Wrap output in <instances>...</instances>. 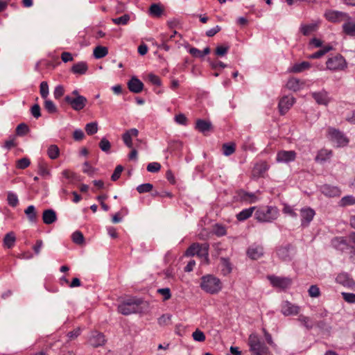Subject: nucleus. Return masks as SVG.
Wrapping results in <instances>:
<instances>
[{"label": "nucleus", "mask_w": 355, "mask_h": 355, "mask_svg": "<svg viewBox=\"0 0 355 355\" xmlns=\"http://www.w3.org/2000/svg\"><path fill=\"white\" fill-rule=\"evenodd\" d=\"M279 216V210L274 206H266L257 209L254 214L256 220L260 223H272Z\"/></svg>", "instance_id": "obj_1"}, {"label": "nucleus", "mask_w": 355, "mask_h": 355, "mask_svg": "<svg viewBox=\"0 0 355 355\" xmlns=\"http://www.w3.org/2000/svg\"><path fill=\"white\" fill-rule=\"evenodd\" d=\"M200 288L207 293L216 294L222 289L220 280L211 275L202 277Z\"/></svg>", "instance_id": "obj_2"}, {"label": "nucleus", "mask_w": 355, "mask_h": 355, "mask_svg": "<svg viewBox=\"0 0 355 355\" xmlns=\"http://www.w3.org/2000/svg\"><path fill=\"white\" fill-rule=\"evenodd\" d=\"M250 350L252 355H272L268 348L261 342L257 334H251L248 338Z\"/></svg>", "instance_id": "obj_3"}, {"label": "nucleus", "mask_w": 355, "mask_h": 355, "mask_svg": "<svg viewBox=\"0 0 355 355\" xmlns=\"http://www.w3.org/2000/svg\"><path fill=\"white\" fill-rule=\"evenodd\" d=\"M141 303L138 299H129L119 305L118 311L124 315L135 313L139 311Z\"/></svg>", "instance_id": "obj_4"}, {"label": "nucleus", "mask_w": 355, "mask_h": 355, "mask_svg": "<svg viewBox=\"0 0 355 355\" xmlns=\"http://www.w3.org/2000/svg\"><path fill=\"white\" fill-rule=\"evenodd\" d=\"M326 67L328 70L332 71H343L347 68V64L342 55H336L327 60Z\"/></svg>", "instance_id": "obj_5"}, {"label": "nucleus", "mask_w": 355, "mask_h": 355, "mask_svg": "<svg viewBox=\"0 0 355 355\" xmlns=\"http://www.w3.org/2000/svg\"><path fill=\"white\" fill-rule=\"evenodd\" d=\"M330 139L336 143L338 147H343L348 144V138L340 131L334 128L329 130Z\"/></svg>", "instance_id": "obj_6"}, {"label": "nucleus", "mask_w": 355, "mask_h": 355, "mask_svg": "<svg viewBox=\"0 0 355 355\" xmlns=\"http://www.w3.org/2000/svg\"><path fill=\"white\" fill-rule=\"evenodd\" d=\"M64 101L69 105H71V108L75 111H80L85 108L87 103V99L85 96H78L73 98L71 96H66Z\"/></svg>", "instance_id": "obj_7"}, {"label": "nucleus", "mask_w": 355, "mask_h": 355, "mask_svg": "<svg viewBox=\"0 0 355 355\" xmlns=\"http://www.w3.org/2000/svg\"><path fill=\"white\" fill-rule=\"evenodd\" d=\"M325 18L331 22L339 23L345 21L348 17V13L333 10H327L324 12Z\"/></svg>", "instance_id": "obj_8"}, {"label": "nucleus", "mask_w": 355, "mask_h": 355, "mask_svg": "<svg viewBox=\"0 0 355 355\" xmlns=\"http://www.w3.org/2000/svg\"><path fill=\"white\" fill-rule=\"evenodd\" d=\"M268 279L272 286L283 289L288 288L292 282V280L288 277H277L275 275L268 276Z\"/></svg>", "instance_id": "obj_9"}, {"label": "nucleus", "mask_w": 355, "mask_h": 355, "mask_svg": "<svg viewBox=\"0 0 355 355\" xmlns=\"http://www.w3.org/2000/svg\"><path fill=\"white\" fill-rule=\"evenodd\" d=\"M295 102V99L291 96H283L278 104V108L282 115L285 114L293 105Z\"/></svg>", "instance_id": "obj_10"}, {"label": "nucleus", "mask_w": 355, "mask_h": 355, "mask_svg": "<svg viewBox=\"0 0 355 355\" xmlns=\"http://www.w3.org/2000/svg\"><path fill=\"white\" fill-rule=\"evenodd\" d=\"M296 153L294 150H280L277 154L276 160L279 163H289L295 161Z\"/></svg>", "instance_id": "obj_11"}, {"label": "nucleus", "mask_w": 355, "mask_h": 355, "mask_svg": "<svg viewBox=\"0 0 355 355\" xmlns=\"http://www.w3.org/2000/svg\"><path fill=\"white\" fill-rule=\"evenodd\" d=\"M281 307V311L282 314L285 316L297 315L300 310V306L293 304L288 301L283 302Z\"/></svg>", "instance_id": "obj_12"}, {"label": "nucleus", "mask_w": 355, "mask_h": 355, "mask_svg": "<svg viewBox=\"0 0 355 355\" xmlns=\"http://www.w3.org/2000/svg\"><path fill=\"white\" fill-rule=\"evenodd\" d=\"M342 28L345 34L355 37V17H352L348 15V17L344 21Z\"/></svg>", "instance_id": "obj_13"}, {"label": "nucleus", "mask_w": 355, "mask_h": 355, "mask_svg": "<svg viewBox=\"0 0 355 355\" xmlns=\"http://www.w3.org/2000/svg\"><path fill=\"white\" fill-rule=\"evenodd\" d=\"M138 135L139 130L137 128H131L125 130L124 133L122 135V140L124 144L128 148H132V139L134 137H137Z\"/></svg>", "instance_id": "obj_14"}, {"label": "nucleus", "mask_w": 355, "mask_h": 355, "mask_svg": "<svg viewBox=\"0 0 355 355\" xmlns=\"http://www.w3.org/2000/svg\"><path fill=\"white\" fill-rule=\"evenodd\" d=\"M315 213L311 208H302L300 210L301 224L303 227H307L313 220Z\"/></svg>", "instance_id": "obj_15"}, {"label": "nucleus", "mask_w": 355, "mask_h": 355, "mask_svg": "<svg viewBox=\"0 0 355 355\" xmlns=\"http://www.w3.org/2000/svg\"><path fill=\"white\" fill-rule=\"evenodd\" d=\"M311 96L314 98L315 102L319 105H323L327 106L331 101V98L329 96L328 92L325 90L313 92L311 94Z\"/></svg>", "instance_id": "obj_16"}, {"label": "nucleus", "mask_w": 355, "mask_h": 355, "mask_svg": "<svg viewBox=\"0 0 355 355\" xmlns=\"http://www.w3.org/2000/svg\"><path fill=\"white\" fill-rule=\"evenodd\" d=\"M331 245L336 249L340 251H345L347 250H352L354 249L353 247L350 246L347 243V241L344 237H336L331 241Z\"/></svg>", "instance_id": "obj_17"}, {"label": "nucleus", "mask_w": 355, "mask_h": 355, "mask_svg": "<svg viewBox=\"0 0 355 355\" xmlns=\"http://www.w3.org/2000/svg\"><path fill=\"white\" fill-rule=\"evenodd\" d=\"M128 87L131 92L139 94L142 92L144 89V84L136 76H132L128 82Z\"/></svg>", "instance_id": "obj_18"}, {"label": "nucleus", "mask_w": 355, "mask_h": 355, "mask_svg": "<svg viewBox=\"0 0 355 355\" xmlns=\"http://www.w3.org/2000/svg\"><path fill=\"white\" fill-rule=\"evenodd\" d=\"M320 191L324 195L329 197H336L340 195V190L338 187L329 184L321 186Z\"/></svg>", "instance_id": "obj_19"}, {"label": "nucleus", "mask_w": 355, "mask_h": 355, "mask_svg": "<svg viewBox=\"0 0 355 355\" xmlns=\"http://www.w3.org/2000/svg\"><path fill=\"white\" fill-rule=\"evenodd\" d=\"M248 256L252 259H258L263 254V249L261 245H253L247 250Z\"/></svg>", "instance_id": "obj_20"}, {"label": "nucleus", "mask_w": 355, "mask_h": 355, "mask_svg": "<svg viewBox=\"0 0 355 355\" xmlns=\"http://www.w3.org/2000/svg\"><path fill=\"white\" fill-rule=\"evenodd\" d=\"M336 282L340 284L349 288H352L355 282L347 273H340L336 277Z\"/></svg>", "instance_id": "obj_21"}, {"label": "nucleus", "mask_w": 355, "mask_h": 355, "mask_svg": "<svg viewBox=\"0 0 355 355\" xmlns=\"http://www.w3.org/2000/svg\"><path fill=\"white\" fill-rule=\"evenodd\" d=\"M89 342L91 345L97 347L103 345L105 343V340L102 334L94 332L90 336Z\"/></svg>", "instance_id": "obj_22"}, {"label": "nucleus", "mask_w": 355, "mask_h": 355, "mask_svg": "<svg viewBox=\"0 0 355 355\" xmlns=\"http://www.w3.org/2000/svg\"><path fill=\"white\" fill-rule=\"evenodd\" d=\"M196 128L200 132L205 134L212 129V124L209 121L198 119L196 123Z\"/></svg>", "instance_id": "obj_23"}, {"label": "nucleus", "mask_w": 355, "mask_h": 355, "mask_svg": "<svg viewBox=\"0 0 355 355\" xmlns=\"http://www.w3.org/2000/svg\"><path fill=\"white\" fill-rule=\"evenodd\" d=\"M43 222L46 225L53 223L57 220L56 213L53 209H46L42 214Z\"/></svg>", "instance_id": "obj_24"}, {"label": "nucleus", "mask_w": 355, "mask_h": 355, "mask_svg": "<svg viewBox=\"0 0 355 355\" xmlns=\"http://www.w3.org/2000/svg\"><path fill=\"white\" fill-rule=\"evenodd\" d=\"M177 33H178L176 31H173V33L169 37H167L166 34L161 33L159 35V37L160 40L162 41V43L160 44L157 45V47L159 49H162L165 50L166 51H169L170 46L168 45H167L166 42L168 40H172Z\"/></svg>", "instance_id": "obj_25"}, {"label": "nucleus", "mask_w": 355, "mask_h": 355, "mask_svg": "<svg viewBox=\"0 0 355 355\" xmlns=\"http://www.w3.org/2000/svg\"><path fill=\"white\" fill-rule=\"evenodd\" d=\"M71 71L78 75H83L85 74L88 70L87 64L84 62H79L76 64H74L71 67Z\"/></svg>", "instance_id": "obj_26"}, {"label": "nucleus", "mask_w": 355, "mask_h": 355, "mask_svg": "<svg viewBox=\"0 0 355 355\" xmlns=\"http://www.w3.org/2000/svg\"><path fill=\"white\" fill-rule=\"evenodd\" d=\"M200 259L201 262L205 264L209 263V245L207 244H202V248L196 254Z\"/></svg>", "instance_id": "obj_27"}, {"label": "nucleus", "mask_w": 355, "mask_h": 355, "mask_svg": "<svg viewBox=\"0 0 355 355\" xmlns=\"http://www.w3.org/2000/svg\"><path fill=\"white\" fill-rule=\"evenodd\" d=\"M302 84L297 78H290L286 83V87L292 91L297 92L302 88Z\"/></svg>", "instance_id": "obj_28"}, {"label": "nucleus", "mask_w": 355, "mask_h": 355, "mask_svg": "<svg viewBox=\"0 0 355 355\" xmlns=\"http://www.w3.org/2000/svg\"><path fill=\"white\" fill-rule=\"evenodd\" d=\"M16 241V237L13 232L7 233L3 239V245L7 248H11L14 246Z\"/></svg>", "instance_id": "obj_29"}, {"label": "nucleus", "mask_w": 355, "mask_h": 355, "mask_svg": "<svg viewBox=\"0 0 355 355\" xmlns=\"http://www.w3.org/2000/svg\"><path fill=\"white\" fill-rule=\"evenodd\" d=\"M93 54L96 59H100L108 54V49L105 46H98L94 49Z\"/></svg>", "instance_id": "obj_30"}, {"label": "nucleus", "mask_w": 355, "mask_h": 355, "mask_svg": "<svg viewBox=\"0 0 355 355\" xmlns=\"http://www.w3.org/2000/svg\"><path fill=\"white\" fill-rule=\"evenodd\" d=\"M254 209H255V207H252L242 210L241 212H239L236 215L237 219L240 221L245 220L248 219V218H250L252 216Z\"/></svg>", "instance_id": "obj_31"}, {"label": "nucleus", "mask_w": 355, "mask_h": 355, "mask_svg": "<svg viewBox=\"0 0 355 355\" xmlns=\"http://www.w3.org/2000/svg\"><path fill=\"white\" fill-rule=\"evenodd\" d=\"M278 257L283 261H288L291 259L288 247H282L277 250Z\"/></svg>", "instance_id": "obj_32"}, {"label": "nucleus", "mask_w": 355, "mask_h": 355, "mask_svg": "<svg viewBox=\"0 0 355 355\" xmlns=\"http://www.w3.org/2000/svg\"><path fill=\"white\" fill-rule=\"evenodd\" d=\"M317 29L316 24H304L300 27L301 32L304 35H309Z\"/></svg>", "instance_id": "obj_33"}, {"label": "nucleus", "mask_w": 355, "mask_h": 355, "mask_svg": "<svg viewBox=\"0 0 355 355\" xmlns=\"http://www.w3.org/2000/svg\"><path fill=\"white\" fill-rule=\"evenodd\" d=\"M47 154L50 159H55L59 157L60 150L57 145H51L47 150Z\"/></svg>", "instance_id": "obj_34"}, {"label": "nucleus", "mask_w": 355, "mask_h": 355, "mask_svg": "<svg viewBox=\"0 0 355 355\" xmlns=\"http://www.w3.org/2000/svg\"><path fill=\"white\" fill-rule=\"evenodd\" d=\"M332 49H333V47L331 45H327V46H324L322 49L311 54V55H309V58H311V59L319 58Z\"/></svg>", "instance_id": "obj_35"}, {"label": "nucleus", "mask_w": 355, "mask_h": 355, "mask_svg": "<svg viewBox=\"0 0 355 355\" xmlns=\"http://www.w3.org/2000/svg\"><path fill=\"white\" fill-rule=\"evenodd\" d=\"M201 248L202 245H200L199 243H194L187 250L185 254L187 256L196 255Z\"/></svg>", "instance_id": "obj_36"}, {"label": "nucleus", "mask_w": 355, "mask_h": 355, "mask_svg": "<svg viewBox=\"0 0 355 355\" xmlns=\"http://www.w3.org/2000/svg\"><path fill=\"white\" fill-rule=\"evenodd\" d=\"M44 106L46 111L50 114H54L58 112L56 105L49 99H45Z\"/></svg>", "instance_id": "obj_37"}, {"label": "nucleus", "mask_w": 355, "mask_h": 355, "mask_svg": "<svg viewBox=\"0 0 355 355\" xmlns=\"http://www.w3.org/2000/svg\"><path fill=\"white\" fill-rule=\"evenodd\" d=\"M331 155V151H328L327 150H321L315 157V161L323 162L326 161L327 159L329 158Z\"/></svg>", "instance_id": "obj_38"}, {"label": "nucleus", "mask_w": 355, "mask_h": 355, "mask_svg": "<svg viewBox=\"0 0 355 355\" xmlns=\"http://www.w3.org/2000/svg\"><path fill=\"white\" fill-rule=\"evenodd\" d=\"M24 212L31 222L36 221V211L33 205L28 206Z\"/></svg>", "instance_id": "obj_39"}, {"label": "nucleus", "mask_w": 355, "mask_h": 355, "mask_svg": "<svg viewBox=\"0 0 355 355\" xmlns=\"http://www.w3.org/2000/svg\"><path fill=\"white\" fill-rule=\"evenodd\" d=\"M98 123L91 122L85 125V131L87 135H92L98 132Z\"/></svg>", "instance_id": "obj_40"}, {"label": "nucleus", "mask_w": 355, "mask_h": 355, "mask_svg": "<svg viewBox=\"0 0 355 355\" xmlns=\"http://www.w3.org/2000/svg\"><path fill=\"white\" fill-rule=\"evenodd\" d=\"M130 15L128 14H125L121 17L112 19V21L117 25H125L130 21Z\"/></svg>", "instance_id": "obj_41"}, {"label": "nucleus", "mask_w": 355, "mask_h": 355, "mask_svg": "<svg viewBox=\"0 0 355 355\" xmlns=\"http://www.w3.org/2000/svg\"><path fill=\"white\" fill-rule=\"evenodd\" d=\"M223 154L225 156H230L235 151V144L234 143L224 144L223 145Z\"/></svg>", "instance_id": "obj_42"}, {"label": "nucleus", "mask_w": 355, "mask_h": 355, "mask_svg": "<svg viewBox=\"0 0 355 355\" xmlns=\"http://www.w3.org/2000/svg\"><path fill=\"white\" fill-rule=\"evenodd\" d=\"M7 200L8 203L12 207H16L19 202L17 196L11 191L8 193Z\"/></svg>", "instance_id": "obj_43"}, {"label": "nucleus", "mask_w": 355, "mask_h": 355, "mask_svg": "<svg viewBox=\"0 0 355 355\" xmlns=\"http://www.w3.org/2000/svg\"><path fill=\"white\" fill-rule=\"evenodd\" d=\"M192 338L195 341L197 342H203L206 338L205 334L198 329L193 332Z\"/></svg>", "instance_id": "obj_44"}, {"label": "nucleus", "mask_w": 355, "mask_h": 355, "mask_svg": "<svg viewBox=\"0 0 355 355\" xmlns=\"http://www.w3.org/2000/svg\"><path fill=\"white\" fill-rule=\"evenodd\" d=\"M40 92L41 96L46 99L49 95V85L47 82L43 81L40 83Z\"/></svg>", "instance_id": "obj_45"}, {"label": "nucleus", "mask_w": 355, "mask_h": 355, "mask_svg": "<svg viewBox=\"0 0 355 355\" xmlns=\"http://www.w3.org/2000/svg\"><path fill=\"white\" fill-rule=\"evenodd\" d=\"M38 173L43 177L51 175L50 171L44 163H40L38 164Z\"/></svg>", "instance_id": "obj_46"}, {"label": "nucleus", "mask_w": 355, "mask_h": 355, "mask_svg": "<svg viewBox=\"0 0 355 355\" xmlns=\"http://www.w3.org/2000/svg\"><path fill=\"white\" fill-rule=\"evenodd\" d=\"M153 186L152 184H150V183H145V184H142L139 185L137 187V191L139 193H146V192L150 191L153 189Z\"/></svg>", "instance_id": "obj_47"}, {"label": "nucleus", "mask_w": 355, "mask_h": 355, "mask_svg": "<svg viewBox=\"0 0 355 355\" xmlns=\"http://www.w3.org/2000/svg\"><path fill=\"white\" fill-rule=\"evenodd\" d=\"M72 240L76 244H83L84 243L83 234L80 232L76 231L72 234Z\"/></svg>", "instance_id": "obj_48"}, {"label": "nucleus", "mask_w": 355, "mask_h": 355, "mask_svg": "<svg viewBox=\"0 0 355 355\" xmlns=\"http://www.w3.org/2000/svg\"><path fill=\"white\" fill-rule=\"evenodd\" d=\"M99 147L100 148L104 151V152H108L110 150L111 144L108 139L103 137L101 139L100 143H99Z\"/></svg>", "instance_id": "obj_49"}, {"label": "nucleus", "mask_w": 355, "mask_h": 355, "mask_svg": "<svg viewBox=\"0 0 355 355\" xmlns=\"http://www.w3.org/2000/svg\"><path fill=\"white\" fill-rule=\"evenodd\" d=\"M311 67V64L308 62H302L300 64H296L293 67L294 72H301L302 71L309 69Z\"/></svg>", "instance_id": "obj_50"}, {"label": "nucleus", "mask_w": 355, "mask_h": 355, "mask_svg": "<svg viewBox=\"0 0 355 355\" xmlns=\"http://www.w3.org/2000/svg\"><path fill=\"white\" fill-rule=\"evenodd\" d=\"M161 169V164L158 162H151L147 166V171L150 173H157Z\"/></svg>", "instance_id": "obj_51"}, {"label": "nucleus", "mask_w": 355, "mask_h": 355, "mask_svg": "<svg viewBox=\"0 0 355 355\" xmlns=\"http://www.w3.org/2000/svg\"><path fill=\"white\" fill-rule=\"evenodd\" d=\"M162 10L158 4H153L150 7V13L154 16L159 17L161 15Z\"/></svg>", "instance_id": "obj_52"}, {"label": "nucleus", "mask_w": 355, "mask_h": 355, "mask_svg": "<svg viewBox=\"0 0 355 355\" xmlns=\"http://www.w3.org/2000/svg\"><path fill=\"white\" fill-rule=\"evenodd\" d=\"M83 171L89 176H92L94 174L96 169L93 168L87 162H85L83 164Z\"/></svg>", "instance_id": "obj_53"}, {"label": "nucleus", "mask_w": 355, "mask_h": 355, "mask_svg": "<svg viewBox=\"0 0 355 355\" xmlns=\"http://www.w3.org/2000/svg\"><path fill=\"white\" fill-rule=\"evenodd\" d=\"M309 295L311 297H318L320 295L319 288L316 285H312L309 288Z\"/></svg>", "instance_id": "obj_54"}, {"label": "nucleus", "mask_w": 355, "mask_h": 355, "mask_svg": "<svg viewBox=\"0 0 355 355\" xmlns=\"http://www.w3.org/2000/svg\"><path fill=\"white\" fill-rule=\"evenodd\" d=\"M171 315L164 314L158 318V324L162 326L167 325L170 323Z\"/></svg>", "instance_id": "obj_55"}, {"label": "nucleus", "mask_w": 355, "mask_h": 355, "mask_svg": "<svg viewBox=\"0 0 355 355\" xmlns=\"http://www.w3.org/2000/svg\"><path fill=\"white\" fill-rule=\"evenodd\" d=\"M354 204H355V198L353 197L352 196H345L340 200V205L342 206H346Z\"/></svg>", "instance_id": "obj_56"}, {"label": "nucleus", "mask_w": 355, "mask_h": 355, "mask_svg": "<svg viewBox=\"0 0 355 355\" xmlns=\"http://www.w3.org/2000/svg\"><path fill=\"white\" fill-rule=\"evenodd\" d=\"M30 164V160L26 157H24L17 161V167L20 169H24L27 168Z\"/></svg>", "instance_id": "obj_57"}, {"label": "nucleus", "mask_w": 355, "mask_h": 355, "mask_svg": "<svg viewBox=\"0 0 355 355\" xmlns=\"http://www.w3.org/2000/svg\"><path fill=\"white\" fill-rule=\"evenodd\" d=\"M242 198L250 203H254L258 200V198L252 193H245Z\"/></svg>", "instance_id": "obj_58"}, {"label": "nucleus", "mask_w": 355, "mask_h": 355, "mask_svg": "<svg viewBox=\"0 0 355 355\" xmlns=\"http://www.w3.org/2000/svg\"><path fill=\"white\" fill-rule=\"evenodd\" d=\"M228 49V46L220 45L216 47L215 53L218 56H223L227 53Z\"/></svg>", "instance_id": "obj_59"}, {"label": "nucleus", "mask_w": 355, "mask_h": 355, "mask_svg": "<svg viewBox=\"0 0 355 355\" xmlns=\"http://www.w3.org/2000/svg\"><path fill=\"white\" fill-rule=\"evenodd\" d=\"M283 212L294 218H297V214L294 209L289 205H285L283 208Z\"/></svg>", "instance_id": "obj_60"}, {"label": "nucleus", "mask_w": 355, "mask_h": 355, "mask_svg": "<svg viewBox=\"0 0 355 355\" xmlns=\"http://www.w3.org/2000/svg\"><path fill=\"white\" fill-rule=\"evenodd\" d=\"M123 170V167L121 165H118L115 168L114 171L111 176L112 180H113V181L117 180L119 178Z\"/></svg>", "instance_id": "obj_61"}, {"label": "nucleus", "mask_w": 355, "mask_h": 355, "mask_svg": "<svg viewBox=\"0 0 355 355\" xmlns=\"http://www.w3.org/2000/svg\"><path fill=\"white\" fill-rule=\"evenodd\" d=\"M28 127L25 123H20L17 125L16 129L17 134L19 135H25L28 132Z\"/></svg>", "instance_id": "obj_62"}, {"label": "nucleus", "mask_w": 355, "mask_h": 355, "mask_svg": "<svg viewBox=\"0 0 355 355\" xmlns=\"http://www.w3.org/2000/svg\"><path fill=\"white\" fill-rule=\"evenodd\" d=\"M62 175L64 178L67 180L69 182L73 181L76 177L75 173L68 169H65V170L62 171Z\"/></svg>", "instance_id": "obj_63"}, {"label": "nucleus", "mask_w": 355, "mask_h": 355, "mask_svg": "<svg viewBox=\"0 0 355 355\" xmlns=\"http://www.w3.org/2000/svg\"><path fill=\"white\" fill-rule=\"evenodd\" d=\"M157 292L163 296L164 300H167L171 297V291L168 288H159Z\"/></svg>", "instance_id": "obj_64"}]
</instances>
